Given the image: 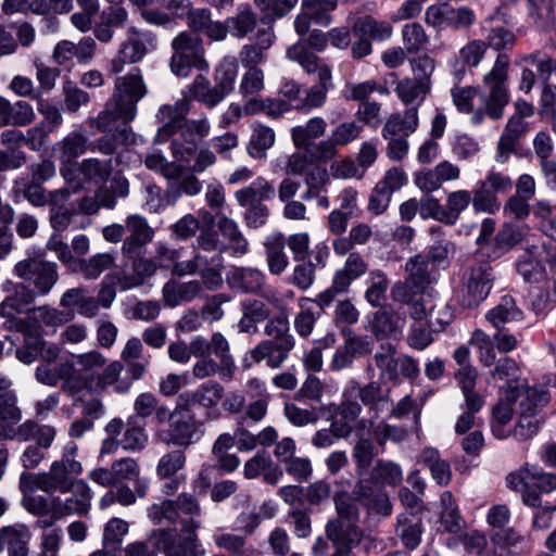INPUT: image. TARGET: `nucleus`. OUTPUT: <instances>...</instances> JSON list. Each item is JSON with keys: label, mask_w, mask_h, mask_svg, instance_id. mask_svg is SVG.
<instances>
[{"label": "nucleus", "mask_w": 556, "mask_h": 556, "mask_svg": "<svg viewBox=\"0 0 556 556\" xmlns=\"http://www.w3.org/2000/svg\"><path fill=\"white\" fill-rule=\"evenodd\" d=\"M78 446L75 442H67L62 450L60 459L54 460L47 472L38 475L22 473L20 485L22 489L34 485L47 493L60 492L67 493L77 482L83 473V464L76 459Z\"/></svg>", "instance_id": "f257e3e1"}, {"label": "nucleus", "mask_w": 556, "mask_h": 556, "mask_svg": "<svg viewBox=\"0 0 556 556\" xmlns=\"http://www.w3.org/2000/svg\"><path fill=\"white\" fill-rule=\"evenodd\" d=\"M264 334L267 339L251 349L249 356L254 363L258 364L265 361L269 368L278 369L289 358V354L295 345V339L290 332L288 316L279 314L268 318L264 326Z\"/></svg>", "instance_id": "f03ea898"}, {"label": "nucleus", "mask_w": 556, "mask_h": 556, "mask_svg": "<svg viewBox=\"0 0 556 556\" xmlns=\"http://www.w3.org/2000/svg\"><path fill=\"white\" fill-rule=\"evenodd\" d=\"M507 488L521 494L525 505L541 507L540 493H552L556 490V473L546 472L534 464H526L507 475Z\"/></svg>", "instance_id": "7ed1b4c3"}, {"label": "nucleus", "mask_w": 556, "mask_h": 556, "mask_svg": "<svg viewBox=\"0 0 556 556\" xmlns=\"http://www.w3.org/2000/svg\"><path fill=\"white\" fill-rule=\"evenodd\" d=\"M508 68V56L500 53L492 68L482 78L480 100L486 116L494 121L503 117L504 109L509 103Z\"/></svg>", "instance_id": "20e7f679"}, {"label": "nucleus", "mask_w": 556, "mask_h": 556, "mask_svg": "<svg viewBox=\"0 0 556 556\" xmlns=\"http://www.w3.org/2000/svg\"><path fill=\"white\" fill-rule=\"evenodd\" d=\"M176 417L166 428L159 430L157 438L166 445L188 448L204 435V422L197 418L192 409L180 402L176 403Z\"/></svg>", "instance_id": "39448f33"}, {"label": "nucleus", "mask_w": 556, "mask_h": 556, "mask_svg": "<svg viewBox=\"0 0 556 556\" xmlns=\"http://www.w3.org/2000/svg\"><path fill=\"white\" fill-rule=\"evenodd\" d=\"M173 53L169 67L174 75L186 78L191 68L207 70L202 39L188 31H180L170 43Z\"/></svg>", "instance_id": "423d86ee"}, {"label": "nucleus", "mask_w": 556, "mask_h": 556, "mask_svg": "<svg viewBox=\"0 0 556 556\" xmlns=\"http://www.w3.org/2000/svg\"><path fill=\"white\" fill-rule=\"evenodd\" d=\"M337 518L326 525V535L330 541L359 543L362 532L357 527L359 513L348 493H337L333 497Z\"/></svg>", "instance_id": "0eeeda50"}, {"label": "nucleus", "mask_w": 556, "mask_h": 556, "mask_svg": "<svg viewBox=\"0 0 556 556\" xmlns=\"http://www.w3.org/2000/svg\"><path fill=\"white\" fill-rule=\"evenodd\" d=\"M180 534L174 530L157 529L152 532L155 544L165 556H199L198 520H181Z\"/></svg>", "instance_id": "6e6552de"}, {"label": "nucleus", "mask_w": 556, "mask_h": 556, "mask_svg": "<svg viewBox=\"0 0 556 556\" xmlns=\"http://www.w3.org/2000/svg\"><path fill=\"white\" fill-rule=\"evenodd\" d=\"M514 186L513 179L494 168L486 172L473 188V211L477 213L494 214L501 208L498 194H507Z\"/></svg>", "instance_id": "1a4fd4ad"}, {"label": "nucleus", "mask_w": 556, "mask_h": 556, "mask_svg": "<svg viewBox=\"0 0 556 556\" xmlns=\"http://www.w3.org/2000/svg\"><path fill=\"white\" fill-rule=\"evenodd\" d=\"M493 281L490 263L476 257L463 276V306L473 308L480 305L490 294Z\"/></svg>", "instance_id": "9d476101"}, {"label": "nucleus", "mask_w": 556, "mask_h": 556, "mask_svg": "<svg viewBox=\"0 0 556 556\" xmlns=\"http://www.w3.org/2000/svg\"><path fill=\"white\" fill-rule=\"evenodd\" d=\"M148 93V87L139 68L115 79L113 104L125 115V122H131L137 115V103Z\"/></svg>", "instance_id": "9b49d317"}, {"label": "nucleus", "mask_w": 556, "mask_h": 556, "mask_svg": "<svg viewBox=\"0 0 556 556\" xmlns=\"http://www.w3.org/2000/svg\"><path fill=\"white\" fill-rule=\"evenodd\" d=\"M156 37L148 30H140L131 26L127 30V38L121 45L117 55L111 61L114 74L123 72L126 64H135L156 47Z\"/></svg>", "instance_id": "f8f14e48"}, {"label": "nucleus", "mask_w": 556, "mask_h": 556, "mask_svg": "<svg viewBox=\"0 0 556 556\" xmlns=\"http://www.w3.org/2000/svg\"><path fill=\"white\" fill-rule=\"evenodd\" d=\"M224 395V387L217 381L208 380L194 390L180 393L178 402L188 409H192V407L203 408L207 420H216L220 416L218 405L223 401Z\"/></svg>", "instance_id": "ddd939ff"}, {"label": "nucleus", "mask_w": 556, "mask_h": 556, "mask_svg": "<svg viewBox=\"0 0 556 556\" xmlns=\"http://www.w3.org/2000/svg\"><path fill=\"white\" fill-rule=\"evenodd\" d=\"M15 274L31 282L38 294H47L58 281V266L41 258H26L14 267Z\"/></svg>", "instance_id": "4468645a"}, {"label": "nucleus", "mask_w": 556, "mask_h": 556, "mask_svg": "<svg viewBox=\"0 0 556 556\" xmlns=\"http://www.w3.org/2000/svg\"><path fill=\"white\" fill-rule=\"evenodd\" d=\"M179 129L180 136L172 141L170 149L174 157L185 162L195 151L198 142L210 135L211 125L203 116L186 121Z\"/></svg>", "instance_id": "2eb2a0df"}, {"label": "nucleus", "mask_w": 556, "mask_h": 556, "mask_svg": "<svg viewBox=\"0 0 556 556\" xmlns=\"http://www.w3.org/2000/svg\"><path fill=\"white\" fill-rule=\"evenodd\" d=\"M72 495L62 500L53 497L51 500V513L55 519H61L70 515L85 516L91 507L92 492L85 480H77L73 488L67 490Z\"/></svg>", "instance_id": "dca6fc26"}, {"label": "nucleus", "mask_w": 556, "mask_h": 556, "mask_svg": "<svg viewBox=\"0 0 556 556\" xmlns=\"http://www.w3.org/2000/svg\"><path fill=\"white\" fill-rule=\"evenodd\" d=\"M426 290L405 278L396 281L391 288V298L395 303L407 305L409 315L415 320L425 319L428 314L432 316L434 305L428 306L425 300Z\"/></svg>", "instance_id": "f3484780"}, {"label": "nucleus", "mask_w": 556, "mask_h": 556, "mask_svg": "<svg viewBox=\"0 0 556 556\" xmlns=\"http://www.w3.org/2000/svg\"><path fill=\"white\" fill-rule=\"evenodd\" d=\"M191 98L187 93V89L184 91L182 99L175 102V104L162 105L159 109L156 118L163 124L155 136V142L162 143L167 140L168 137L174 135L177 129L182 126V122L191 110Z\"/></svg>", "instance_id": "a211bd4d"}, {"label": "nucleus", "mask_w": 556, "mask_h": 556, "mask_svg": "<svg viewBox=\"0 0 556 556\" xmlns=\"http://www.w3.org/2000/svg\"><path fill=\"white\" fill-rule=\"evenodd\" d=\"M91 144L89 139L80 132L72 131L53 147V152L60 160L62 167L60 169L62 176L68 180L73 178L71 166L76 165V159L90 151Z\"/></svg>", "instance_id": "6ab92c4d"}, {"label": "nucleus", "mask_w": 556, "mask_h": 556, "mask_svg": "<svg viewBox=\"0 0 556 556\" xmlns=\"http://www.w3.org/2000/svg\"><path fill=\"white\" fill-rule=\"evenodd\" d=\"M73 377L78 380L77 394L84 390L93 391L98 371L106 364L104 355L90 351L74 356Z\"/></svg>", "instance_id": "aec40b11"}, {"label": "nucleus", "mask_w": 556, "mask_h": 556, "mask_svg": "<svg viewBox=\"0 0 556 556\" xmlns=\"http://www.w3.org/2000/svg\"><path fill=\"white\" fill-rule=\"evenodd\" d=\"M73 364L70 361L58 364L51 368L48 364L36 367V380L47 387H56L61 381V390L70 396L77 395L78 380L73 376Z\"/></svg>", "instance_id": "412c9836"}, {"label": "nucleus", "mask_w": 556, "mask_h": 556, "mask_svg": "<svg viewBox=\"0 0 556 556\" xmlns=\"http://www.w3.org/2000/svg\"><path fill=\"white\" fill-rule=\"evenodd\" d=\"M275 39L276 36L271 27L258 28L256 40L241 47L237 61L247 70L260 68L258 65L266 61V52Z\"/></svg>", "instance_id": "4be33fe9"}, {"label": "nucleus", "mask_w": 556, "mask_h": 556, "mask_svg": "<svg viewBox=\"0 0 556 556\" xmlns=\"http://www.w3.org/2000/svg\"><path fill=\"white\" fill-rule=\"evenodd\" d=\"M125 230L128 235L125 238L122 251L124 254H132L141 250L154 237V230L146 217L139 214H131L125 220Z\"/></svg>", "instance_id": "5701e85b"}, {"label": "nucleus", "mask_w": 556, "mask_h": 556, "mask_svg": "<svg viewBox=\"0 0 556 556\" xmlns=\"http://www.w3.org/2000/svg\"><path fill=\"white\" fill-rule=\"evenodd\" d=\"M362 130V126L354 121L341 123L332 129L329 138L317 141V148L325 157L332 161L338 154V148L357 140Z\"/></svg>", "instance_id": "b1692460"}, {"label": "nucleus", "mask_w": 556, "mask_h": 556, "mask_svg": "<svg viewBox=\"0 0 556 556\" xmlns=\"http://www.w3.org/2000/svg\"><path fill=\"white\" fill-rule=\"evenodd\" d=\"M544 247L531 245L518 257L516 269L526 282L539 283L546 279L547 273L543 264Z\"/></svg>", "instance_id": "393cba45"}, {"label": "nucleus", "mask_w": 556, "mask_h": 556, "mask_svg": "<svg viewBox=\"0 0 556 556\" xmlns=\"http://www.w3.org/2000/svg\"><path fill=\"white\" fill-rule=\"evenodd\" d=\"M31 532L24 523L4 526L0 529V552L7 548L9 556H28Z\"/></svg>", "instance_id": "a878e982"}, {"label": "nucleus", "mask_w": 556, "mask_h": 556, "mask_svg": "<svg viewBox=\"0 0 556 556\" xmlns=\"http://www.w3.org/2000/svg\"><path fill=\"white\" fill-rule=\"evenodd\" d=\"M15 188L34 206H43L47 203L58 205L59 203L65 202L71 195L68 188H62L47 193L43 187L35 180H21L16 182Z\"/></svg>", "instance_id": "bb28decb"}, {"label": "nucleus", "mask_w": 556, "mask_h": 556, "mask_svg": "<svg viewBox=\"0 0 556 556\" xmlns=\"http://www.w3.org/2000/svg\"><path fill=\"white\" fill-rule=\"evenodd\" d=\"M157 270V264L151 258L138 257L131 264V273H116L112 276L122 291L142 286Z\"/></svg>", "instance_id": "cd10ccee"}, {"label": "nucleus", "mask_w": 556, "mask_h": 556, "mask_svg": "<svg viewBox=\"0 0 556 556\" xmlns=\"http://www.w3.org/2000/svg\"><path fill=\"white\" fill-rule=\"evenodd\" d=\"M116 485L125 481H132L139 498H144L150 489V480L140 476V466L131 457H123L112 463Z\"/></svg>", "instance_id": "c85d7f7f"}, {"label": "nucleus", "mask_w": 556, "mask_h": 556, "mask_svg": "<svg viewBox=\"0 0 556 556\" xmlns=\"http://www.w3.org/2000/svg\"><path fill=\"white\" fill-rule=\"evenodd\" d=\"M36 118V113L30 103L18 100L10 102L0 97V126L25 127L30 125Z\"/></svg>", "instance_id": "c756f323"}, {"label": "nucleus", "mask_w": 556, "mask_h": 556, "mask_svg": "<svg viewBox=\"0 0 556 556\" xmlns=\"http://www.w3.org/2000/svg\"><path fill=\"white\" fill-rule=\"evenodd\" d=\"M240 308L242 315L237 324L240 333H256L257 325L267 321L270 316V308L261 300L247 299L241 302Z\"/></svg>", "instance_id": "7c9ffc66"}, {"label": "nucleus", "mask_w": 556, "mask_h": 556, "mask_svg": "<svg viewBox=\"0 0 556 556\" xmlns=\"http://www.w3.org/2000/svg\"><path fill=\"white\" fill-rule=\"evenodd\" d=\"M202 293L203 287L199 280H189L186 282L169 280L162 289L163 301L169 307H175L184 302H191Z\"/></svg>", "instance_id": "2f4dec72"}, {"label": "nucleus", "mask_w": 556, "mask_h": 556, "mask_svg": "<svg viewBox=\"0 0 556 556\" xmlns=\"http://www.w3.org/2000/svg\"><path fill=\"white\" fill-rule=\"evenodd\" d=\"M333 87L331 68L323 67L318 75V83L303 90L301 113L307 114L320 109L326 103L329 90Z\"/></svg>", "instance_id": "473e14b6"}, {"label": "nucleus", "mask_w": 556, "mask_h": 556, "mask_svg": "<svg viewBox=\"0 0 556 556\" xmlns=\"http://www.w3.org/2000/svg\"><path fill=\"white\" fill-rule=\"evenodd\" d=\"M226 279L231 289L243 293H256L265 282V274L254 267H232Z\"/></svg>", "instance_id": "72a5a7b5"}, {"label": "nucleus", "mask_w": 556, "mask_h": 556, "mask_svg": "<svg viewBox=\"0 0 556 556\" xmlns=\"http://www.w3.org/2000/svg\"><path fill=\"white\" fill-rule=\"evenodd\" d=\"M286 237L281 232H273L265 237L264 249L266 263L271 275H281L289 266V258L285 252Z\"/></svg>", "instance_id": "f704fd0d"}, {"label": "nucleus", "mask_w": 556, "mask_h": 556, "mask_svg": "<svg viewBox=\"0 0 556 556\" xmlns=\"http://www.w3.org/2000/svg\"><path fill=\"white\" fill-rule=\"evenodd\" d=\"M486 52L485 41L475 39L467 42L458 51L457 58L452 65V75L459 83L466 72V66L477 67Z\"/></svg>", "instance_id": "c9c22d12"}, {"label": "nucleus", "mask_w": 556, "mask_h": 556, "mask_svg": "<svg viewBox=\"0 0 556 556\" xmlns=\"http://www.w3.org/2000/svg\"><path fill=\"white\" fill-rule=\"evenodd\" d=\"M404 321L391 309L376 311L369 321L370 331L378 339H396L402 334Z\"/></svg>", "instance_id": "e433bc0d"}, {"label": "nucleus", "mask_w": 556, "mask_h": 556, "mask_svg": "<svg viewBox=\"0 0 556 556\" xmlns=\"http://www.w3.org/2000/svg\"><path fill=\"white\" fill-rule=\"evenodd\" d=\"M327 123L320 116H314L304 124L291 128L290 135L295 148H311L316 144V140L325 136Z\"/></svg>", "instance_id": "4c0bfd02"}, {"label": "nucleus", "mask_w": 556, "mask_h": 556, "mask_svg": "<svg viewBox=\"0 0 556 556\" xmlns=\"http://www.w3.org/2000/svg\"><path fill=\"white\" fill-rule=\"evenodd\" d=\"M527 127L528 124L520 116H510L497 143L496 162L505 163L508 160Z\"/></svg>", "instance_id": "58836bf2"}, {"label": "nucleus", "mask_w": 556, "mask_h": 556, "mask_svg": "<svg viewBox=\"0 0 556 556\" xmlns=\"http://www.w3.org/2000/svg\"><path fill=\"white\" fill-rule=\"evenodd\" d=\"M275 193L276 189L271 182L264 177H257L249 186L237 190L235 192V199L239 206L248 207L270 200Z\"/></svg>", "instance_id": "ea45409f"}, {"label": "nucleus", "mask_w": 556, "mask_h": 556, "mask_svg": "<svg viewBox=\"0 0 556 556\" xmlns=\"http://www.w3.org/2000/svg\"><path fill=\"white\" fill-rule=\"evenodd\" d=\"M217 227L222 237L227 241L223 251H230L233 256H243L249 252V242L236 220L222 216L218 218Z\"/></svg>", "instance_id": "a19ab883"}, {"label": "nucleus", "mask_w": 556, "mask_h": 556, "mask_svg": "<svg viewBox=\"0 0 556 556\" xmlns=\"http://www.w3.org/2000/svg\"><path fill=\"white\" fill-rule=\"evenodd\" d=\"M419 124L418 109L412 106L407 109L402 116L399 113L392 114L386 122L381 135L383 139H389L394 136L408 137L415 132Z\"/></svg>", "instance_id": "79ce46f5"}, {"label": "nucleus", "mask_w": 556, "mask_h": 556, "mask_svg": "<svg viewBox=\"0 0 556 556\" xmlns=\"http://www.w3.org/2000/svg\"><path fill=\"white\" fill-rule=\"evenodd\" d=\"M187 93L192 100L203 103L208 109L215 108L227 97L218 87L211 85V81L201 74L197 75L193 81L187 86Z\"/></svg>", "instance_id": "37998d69"}, {"label": "nucleus", "mask_w": 556, "mask_h": 556, "mask_svg": "<svg viewBox=\"0 0 556 556\" xmlns=\"http://www.w3.org/2000/svg\"><path fill=\"white\" fill-rule=\"evenodd\" d=\"M116 263V253L102 252L96 253L88 258L75 261L74 270L79 273L85 279H98L102 273L114 267Z\"/></svg>", "instance_id": "c03bdc74"}, {"label": "nucleus", "mask_w": 556, "mask_h": 556, "mask_svg": "<svg viewBox=\"0 0 556 556\" xmlns=\"http://www.w3.org/2000/svg\"><path fill=\"white\" fill-rule=\"evenodd\" d=\"M485 318L497 330H502L508 323L521 321L523 313L513 296L504 295L498 304L485 314Z\"/></svg>", "instance_id": "a18cd8bd"}, {"label": "nucleus", "mask_w": 556, "mask_h": 556, "mask_svg": "<svg viewBox=\"0 0 556 556\" xmlns=\"http://www.w3.org/2000/svg\"><path fill=\"white\" fill-rule=\"evenodd\" d=\"M368 271V264L358 252H351L345 258L343 267L333 274L336 286L341 289H350L352 282Z\"/></svg>", "instance_id": "49530a36"}, {"label": "nucleus", "mask_w": 556, "mask_h": 556, "mask_svg": "<svg viewBox=\"0 0 556 556\" xmlns=\"http://www.w3.org/2000/svg\"><path fill=\"white\" fill-rule=\"evenodd\" d=\"M478 93V89L472 86H454L451 89L453 104L462 113H471V123L480 125L486 116L484 106L473 110V99Z\"/></svg>", "instance_id": "de8ad7c7"}, {"label": "nucleus", "mask_w": 556, "mask_h": 556, "mask_svg": "<svg viewBox=\"0 0 556 556\" xmlns=\"http://www.w3.org/2000/svg\"><path fill=\"white\" fill-rule=\"evenodd\" d=\"M318 142L311 148H302L304 152L292 153L286 164V173L288 175L301 176L308 172L309 165L328 163V157H325L320 150H318Z\"/></svg>", "instance_id": "09e8293b"}, {"label": "nucleus", "mask_w": 556, "mask_h": 556, "mask_svg": "<svg viewBox=\"0 0 556 556\" xmlns=\"http://www.w3.org/2000/svg\"><path fill=\"white\" fill-rule=\"evenodd\" d=\"M405 270L407 273L406 278L409 279V281L416 282V285L427 290L430 283L435 279L434 274L437 267L428 256L418 254L406 262Z\"/></svg>", "instance_id": "8fccbe9b"}, {"label": "nucleus", "mask_w": 556, "mask_h": 556, "mask_svg": "<svg viewBox=\"0 0 556 556\" xmlns=\"http://www.w3.org/2000/svg\"><path fill=\"white\" fill-rule=\"evenodd\" d=\"M470 204L473 206V190L458 189L447 192L442 223L454 225Z\"/></svg>", "instance_id": "3c124183"}, {"label": "nucleus", "mask_w": 556, "mask_h": 556, "mask_svg": "<svg viewBox=\"0 0 556 556\" xmlns=\"http://www.w3.org/2000/svg\"><path fill=\"white\" fill-rule=\"evenodd\" d=\"M212 266H223L220 253H206L193 250V257L191 260L182 261L175 265L174 275L178 277L195 275Z\"/></svg>", "instance_id": "603ef678"}, {"label": "nucleus", "mask_w": 556, "mask_h": 556, "mask_svg": "<svg viewBox=\"0 0 556 556\" xmlns=\"http://www.w3.org/2000/svg\"><path fill=\"white\" fill-rule=\"evenodd\" d=\"M276 135L273 128L264 124L255 123L252 125V134L247 146L248 154L255 159L266 157L267 151L274 147Z\"/></svg>", "instance_id": "864d4df0"}, {"label": "nucleus", "mask_w": 556, "mask_h": 556, "mask_svg": "<svg viewBox=\"0 0 556 556\" xmlns=\"http://www.w3.org/2000/svg\"><path fill=\"white\" fill-rule=\"evenodd\" d=\"M419 462L428 467L432 479L439 485H446L452 478L451 465L447 460L443 459L438 450L433 447H426L419 455Z\"/></svg>", "instance_id": "5fc2aeb1"}, {"label": "nucleus", "mask_w": 556, "mask_h": 556, "mask_svg": "<svg viewBox=\"0 0 556 556\" xmlns=\"http://www.w3.org/2000/svg\"><path fill=\"white\" fill-rule=\"evenodd\" d=\"M390 280L388 275L381 269H372L368 271L365 280L366 290L364 293L365 300L372 307L382 305L387 298Z\"/></svg>", "instance_id": "6e6d98bb"}, {"label": "nucleus", "mask_w": 556, "mask_h": 556, "mask_svg": "<svg viewBox=\"0 0 556 556\" xmlns=\"http://www.w3.org/2000/svg\"><path fill=\"white\" fill-rule=\"evenodd\" d=\"M286 55L290 61L299 63L307 74L317 73L319 75L323 67H330L308 49L305 40H299L289 47Z\"/></svg>", "instance_id": "4d7b16f0"}, {"label": "nucleus", "mask_w": 556, "mask_h": 556, "mask_svg": "<svg viewBox=\"0 0 556 556\" xmlns=\"http://www.w3.org/2000/svg\"><path fill=\"white\" fill-rule=\"evenodd\" d=\"M525 236L522 226L505 223L493 239L492 256L497 258L521 242Z\"/></svg>", "instance_id": "13d9d810"}, {"label": "nucleus", "mask_w": 556, "mask_h": 556, "mask_svg": "<svg viewBox=\"0 0 556 556\" xmlns=\"http://www.w3.org/2000/svg\"><path fill=\"white\" fill-rule=\"evenodd\" d=\"M257 16L249 4H240L235 16L227 18V26L232 37L243 39L254 31Z\"/></svg>", "instance_id": "bf43d9fd"}, {"label": "nucleus", "mask_w": 556, "mask_h": 556, "mask_svg": "<svg viewBox=\"0 0 556 556\" xmlns=\"http://www.w3.org/2000/svg\"><path fill=\"white\" fill-rule=\"evenodd\" d=\"M374 361L380 370V380L396 381L399 379V357L392 344H381L374 355Z\"/></svg>", "instance_id": "052dcab7"}, {"label": "nucleus", "mask_w": 556, "mask_h": 556, "mask_svg": "<svg viewBox=\"0 0 556 556\" xmlns=\"http://www.w3.org/2000/svg\"><path fill=\"white\" fill-rule=\"evenodd\" d=\"M123 365L119 362H112L97 375L93 391H103L109 386H113L118 393L127 392L131 387V381L121 378Z\"/></svg>", "instance_id": "680f3d73"}, {"label": "nucleus", "mask_w": 556, "mask_h": 556, "mask_svg": "<svg viewBox=\"0 0 556 556\" xmlns=\"http://www.w3.org/2000/svg\"><path fill=\"white\" fill-rule=\"evenodd\" d=\"M77 166L84 179L96 185L104 184L113 172L111 160L101 161L96 157H89L83 160Z\"/></svg>", "instance_id": "e2e57ef3"}, {"label": "nucleus", "mask_w": 556, "mask_h": 556, "mask_svg": "<svg viewBox=\"0 0 556 556\" xmlns=\"http://www.w3.org/2000/svg\"><path fill=\"white\" fill-rule=\"evenodd\" d=\"M395 531L405 547L414 549L419 545L421 539V523L416 516L402 514L399 517Z\"/></svg>", "instance_id": "0e129e2a"}, {"label": "nucleus", "mask_w": 556, "mask_h": 556, "mask_svg": "<svg viewBox=\"0 0 556 556\" xmlns=\"http://www.w3.org/2000/svg\"><path fill=\"white\" fill-rule=\"evenodd\" d=\"M508 396L506 400H501L493 407L491 430L495 438L503 440L511 433L508 424L510 422L514 414L513 402Z\"/></svg>", "instance_id": "69168bd1"}, {"label": "nucleus", "mask_w": 556, "mask_h": 556, "mask_svg": "<svg viewBox=\"0 0 556 556\" xmlns=\"http://www.w3.org/2000/svg\"><path fill=\"white\" fill-rule=\"evenodd\" d=\"M311 303L312 299L309 298L300 299V311L293 320L295 332L301 338H308L312 334L315 324L320 317V312L316 311Z\"/></svg>", "instance_id": "338daca9"}, {"label": "nucleus", "mask_w": 556, "mask_h": 556, "mask_svg": "<svg viewBox=\"0 0 556 556\" xmlns=\"http://www.w3.org/2000/svg\"><path fill=\"white\" fill-rule=\"evenodd\" d=\"M354 30L359 36H369L377 41L387 40L393 34V27L389 22L377 21L371 16L357 20L354 24Z\"/></svg>", "instance_id": "774afa93"}]
</instances>
